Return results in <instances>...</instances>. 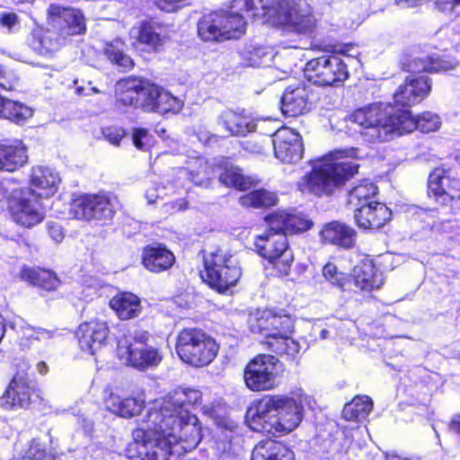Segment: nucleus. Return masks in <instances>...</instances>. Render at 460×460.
I'll return each instance as SVG.
<instances>
[{
	"label": "nucleus",
	"instance_id": "nucleus-27",
	"mask_svg": "<svg viewBox=\"0 0 460 460\" xmlns=\"http://www.w3.org/2000/svg\"><path fill=\"white\" fill-rule=\"evenodd\" d=\"M218 125L222 126L231 136L245 137L254 132L257 123L244 111L225 110L217 118Z\"/></svg>",
	"mask_w": 460,
	"mask_h": 460
},
{
	"label": "nucleus",
	"instance_id": "nucleus-32",
	"mask_svg": "<svg viewBox=\"0 0 460 460\" xmlns=\"http://www.w3.org/2000/svg\"><path fill=\"white\" fill-rule=\"evenodd\" d=\"M145 398L143 394L137 397L122 398L111 393L106 401L107 408L123 418H130L140 413L144 407Z\"/></svg>",
	"mask_w": 460,
	"mask_h": 460
},
{
	"label": "nucleus",
	"instance_id": "nucleus-28",
	"mask_svg": "<svg viewBox=\"0 0 460 460\" xmlns=\"http://www.w3.org/2000/svg\"><path fill=\"white\" fill-rule=\"evenodd\" d=\"M175 261L173 253L162 244L146 247L142 253L145 268L152 272H162L170 269Z\"/></svg>",
	"mask_w": 460,
	"mask_h": 460
},
{
	"label": "nucleus",
	"instance_id": "nucleus-1",
	"mask_svg": "<svg viewBox=\"0 0 460 460\" xmlns=\"http://www.w3.org/2000/svg\"><path fill=\"white\" fill-rule=\"evenodd\" d=\"M255 18L268 16L276 25L299 34H311L316 18L305 0H233L229 11H217L204 15L198 23V34L204 41H221L238 38L244 32L246 21L242 13Z\"/></svg>",
	"mask_w": 460,
	"mask_h": 460
},
{
	"label": "nucleus",
	"instance_id": "nucleus-23",
	"mask_svg": "<svg viewBox=\"0 0 460 460\" xmlns=\"http://www.w3.org/2000/svg\"><path fill=\"white\" fill-rule=\"evenodd\" d=\"M200 399L201 393L199 390L179 387L169 393L164 398L155 400L150 409L165 413H175L173 409L187 410V405H195L199 402Z\"/></svg>",
	"mask_w": 460,
	"mask_h": 460
},
{
	"label": "nucleus",
	"instance_id": "nucleus-34",
	"mask_svg": "<svg viewBox=\"0 0 460 460\" xmlns=\"http://www.w3.org/2000/svg\"><path fill=\"white\" fill-rule=\"evenodd\" d=\"M110 305L122 320L138 316L142 309L140 299L133 293L128 292L113 296L110 301Z\"/></svg>",
	"mask_w": 460,
	"mask_h": 460
},
{
	"label": "nucleus",
	"instance_id": "nucleus-37",
	"mask_svg": "<svg viewBox=\"0 0 460 460\" xmlns=\"http://www.w3.org/2000/svg\"><path fill=\"white\" fill-rule=\"evenodd\" d=\"M377 193V187L368 180H363L348 191V204L354 209L367 203H373L371 199Z\"/></svg>",
	"mask_w": 460,
	"mask_h": 460
},
{
	"label": "nucleus",
	"instance_id": "nucleus-12",
	"mask_svg": "<svg viewBox=\"0 0 460 460\" xmlns=\"http://www.w3.org/2000/svg\"><path fill=\"white\" fill-rule=\"evenodd\" d=\"M173 411L175 413L160 411V420L164 426V432L172 445L181 443L182 449L190 451L200 442V423L197 416L191 415L188 410Z\"/></svg>",
	"mask_w": 460,
	"mask_h": 460
},
{
	"label": "nucleus",
	"instance_id": "nucleus-61",
	"mask_svg": "<svg viewBox=\"0 0 460 460\" xmlns=\"http://www.w3.org/2000/svg\"><path fill=\"white\" fill-rule=\"evenodd\" d=\"M75 93L78 95H91L92 93H99V90L93 86L84 87L82 85H78L75 87Z\"/></svg>",
	"mask_w": 460,
	"mask_h": 460
},
{
	"label": "nucleus",
	"instance_id": "nucleus-64",
	"mask_svg": "<svg viewBox=\"0 0 460 460\" xmlns=\"http://www.w3.org/2000/svg\"><path fill=\"white\" fill-rule=\"evenodd\" d=\"M328 333H329V332L327 330H322V332H321V338L322 339L327 338V334Z\"/></svg>",
	"mask_w": 460,
	"mask_h": 460
},
{
	"label": "nucleus",
	"instance_id": "nucleus-46",
	"mask_svg": "<svg viewBox=\"0 0 460 460\" xmlns=\"http://www.w3.org/2000/svg\"><path fill=\"white\" fill-rule=\"evenodd\" d=\"M219 181L226 186H232L239 190H245L252 184L250 178L244 176L240 168L233 165L226 168L221 172Z\"/></svg>",
	"mask_w": 460,
	"mask_h": 460
},
{
	"label": "nucleus",
	"instance_id": "nucleus-26",
	"mask_svg": "<svg viewBox=\"0 0 460 460\" xmlns=\"http://www.w3.org/2000/svg\"><path fill=\"white\" fill-rule=\"evenodd\" d=\"M266 220L270 230L279 231L286 236L306 231L313 226V222L302 214L288 213L286 211L271 214L266 217Z\"/></svg>",
	"mask_w": 460,
	"mask_h": 460
},
{
	"label": "nucleus",
	"instance_id": "nucleus-18",
	"mask_svg": "<svg viewBox=\"0 0 460 460\" xmlns=\"http://www.w3.org/2000/svg\"><path fill=\"white\" fill-rule=\"evenodd\" d=\"M272 145L277 159L286 164H296L304 154L302 137L294 129L282 128L272 135Z\"/></svg>",
	"mask_w": 460,
	"mask_h": 460
},
{
	"label": "nucleus",
	"instance_id": "nucleus-5",
	"mask_svg": "<svg viewBox=\"0 0 460 460\" xmlns=\"http://www.w3.org/2000/svg\"><path fill=\"white\" fill-rule=\"evenodd\" d=\"M405 66L412 75L406 78L404 84L400 85L394 94L395 104L403 108L420 102L431 90L429 78L425 75H416L415 74L424 71H447L453 67L450 61L440 58L437 54L431 56L421 54L410 59Z\"/></svg>",
	"mask_w": 460,
	"mask_h": 460
},
{
	"label": "nucleus",
	"instance_id": "nucleus-51",
	"mask_svg": "<svg viewBox=\"0 0 460 460\" xmlns=\"http://www.w3.org/2000/svg\"><path fill=\"white\" fill-rule=\"evenodd\" d=\"M437 9L450 18L460 16V0H436Z\"/></svg>",
	"mask_w": 460,
	"mask_h": 460
},
{
	"label": "nucleus",
	"instance_id": "nucleus-60",
	"mask_svg": "<svg viewBox=\"0 0 460 460\" xmlns=\"http://www.w3.org/2000/svg\"><path fill=\"white\" fill-rule=\"evenodd\" d=\"M36 332L37 327H25L22 331V338L27 341H34L36 340Z\"/></svg>",
	"mask_w": 460,
	"mask_h": 460
},
{
	"label": "nucleus",
	"instance_id": "nucleus-63",
	"mask_svg": "<svg viewBox=\"0 0 460 460\" xmlns=\"http://www.w3.org/2000/svg\"><path fill=\"white\" fill-rule=\"evenodd\" d=\"M36 367H37L38 372L41 375H45L49 371V367L47 366V364L44 361L39 362L37 364Z\"/></svg>",
	"mask_w": 460,
	"mask_h": 460
},
{
	"label": "nucleus",
	"instance_id": "nucleus-14",
	"mask_svg": "<svg viewBox=\"0 0 460 460\" xmlns=\"http://www.w3.org/2000/svg\"><path fill=\"white\" fill-rule=\"evenodd\" d=\"M116 205L117 199L111 193L84 194L73 200L70 214L77 219L106 223L113 218Z\"/></svg>",
	"mask_w": 460,
	"mask_h": 460
},
{
	"label": "nucleus",
	"instance_id": "nucleus-11",
	"mask_svg": "<svg viewBox=\"0 0 460 460\" xmlns=\"http://www.w3.org/2000/svg\"><path fill=\"white\" fill-rule=\"evenodd\" d=\"M201 278L210 288L226 293L238 282L242 272L238 262L226 252L217 249L203 256Z\"/></svg>",
	"mask_w": 460,
	"mask_h": 460
},
{
	"label": "nucleus",
	"instance_id": "nucleus-15",
	"mask_svg": "<svg viewBox=\"0 0 460 460\" xmlns=\"http://www.w3.org/2000/svg\"><path fill=\"white\" fill-rule=\"evenodd\" d=\"M258 253L269 261L280 275H288L293 262V252L288 247V238L279 231L269 230L255 241Z\"/></svg>",
	"mask_w": 460,
	"mask_h": 460
},
{
	"label": "nucleus",
	"instance_id": "nucleus-39",
	"mask_svg": "<svg viewBox=\"0 0 460 460\" xmlns=\"http://www.w3.org/2000/svg\"><path fill=\"white\" fill-rule=\"evenodd\" d=\"M22 279L48 291L56 289L60 284L53 271L44 269H25L22 272Z\"/></svg>",
	"mask_w": 460,
	"mask_h": 460
},
{
	"label": "nucleus",
	"instance_id": "nucleus-30",
	"mask_svg": "<svg viewBox=\"0 0 460 460\" xmlns=\"http://www.w3.org/2000/svg\"><path fill=\"white\" fill-rule=\"evenodd\" d=\"M27 160V151L22 141L0 143V170L14 172Z\"/></svg>",
	"mask_w": 460,
	"mask_h": 460
},
{
	"label": "nucleus",
	"instance_id": "nucleus-21",
	"mask_svg": "<svg viewBox=\"0 0 460 460\" xmlns=\"http://www.w3.org/2000/svg\"><path fill=\"white\" fill-rule=\"evenodd\" d=\"M311 89L305 84L286 88L281 98V111L284 115L296 117L311 110Z\"/></svg>",
	"mask_w": 460,
	"mask_h": 460
},
{
	"label": "nucleus",
	"instance_id": "nucleus-55",
	"mask_svg": "<svg viewBox=\"0 0 460 460\" xmlns=\"http://www.w3.org/2000/svg\"><path fill=\"white\" fill-rule=\"evenodd\" d=\"M48 230L50 237L56 242L59 243L64 237L62 228L56 223H48Z\"/></svg>",
	"mask_w": 460,
	"mask_h": 460
},
{
	"label": "nucleus",
	"instance_id": "nucleus-3",
	"mask_svg": "<svg viewBox=\"0 0 460 460\" xmlns=\"http://www.w3.org/2000/svg\"><path fill=\"white\" fill-rule=\"evenodd\" d=\"M303 418L301 397L288 395H266L254 401L246 411V421L252 429L273 436L291 432Z\"/></svg>",
	"mask_w": 460,
	"mask_h": 460
},
{
	"label": "nucleus",
	"instance_id": "nucleus-20",
	"mask_svg": "<svg viewBox=\"0 0 460 460\" xmlns=\"http://www.w3.org/2000/svg\"><path fill=\"white\" fill-rule=\"evenodd\" d=\"M108 334L107 323L99 319L81 323L76 331L81 349L91 355H94L104 346Z\"/></svg>",
	"mask_w": 460,
	"mask_h": 460
},
{
	"label": "nucleus",
	"instance_id": "nucleus-43",
	"mask_svg": "<svg viewBox=\"0 0 460 460\" xmlns=\"http://www.w3.org/2000/svg\"><path fill=\"white\" fill-rule=\"evenodd\" d=\"M277 200L275 193L263 189L251 191L239 199V202L243 207H252L255 208L274 206Z\"/></svg>",
	"mask_w": 460,
	"mask_h": 460
},
{
	"label": "nucleus",
	"instance_id": "nucleus-19",
	"mask_svg": "<svg viewBox=\"0 0 460 460\" xmlns=\"http://www.w3.org/2000/svg\"><path fill=\"white\" fill-rule=\"evenodd\" d=\"M429 190L438 202L447 205L460 199V179L451 169L436 168L429 177Z\"/></svg>",
	"mask_w": 460,
	"mask_h": 460
},
{
	"label": "nucleus",
	"instance_id": "nucleus-8",
	"mask_svg": "<svg viewBox=\"0 0 460 460\" xmlns=\"http://www.w3.org/2000/svg\"><path fill=\"white\" fill-rule=\"evenodd\" d=\"M255 328L265 336L266 343L273 352L290 360H294L299 354L302 346L288 335L294 328L289 316L266 313L257 320V325L252 330Z\"/></svg>",
	"mask_w": 460,
	"mask_h": 460
},
{
	"label": "nucleus",
	"instance_id": "nucleus-52",
	"mask_svg": "<svg viewBox=\"0 0 460 460\" xmlns=\"http://www.w3.org/2000/svg\"><path fill=\"white\" fill-rule=\"evenodd\" d=\"M20 25V19L15 13L1 12L0 13V28L5 32L13 33Z\"/></svg>",
	"mask_w": 460,
	"mask_h": 460
},
{
	"label": "nucleus",
	"instance_id": "nucleus-56",
	"mask_svg": "<svg viewBox=\"0 0 460 460\" xmlns=\"http://www.w3.org/2000/svg\"><path fill=\"white\" fill-rule=\"evenodd\" d=\"M162 189L159 187H153L146 190V199L148 204H154L158 198L161 197Z\"/></svg>",
	"mask_w": 460,
	"mask_h": 460
},
{
	"label": "nucleus",
	"instance_id": "nucleus-36",
	"mask_svg": "<svg viewBox=\"0 0 460 460\" xmlns=\"http://www.w3.org/2000/svg\"><path fill=\"white\" fill-rule=\"evenodd\" d=\"M183 172L196 185L208 186L213 175V170L205 157L190 158L186 163Z\"/></svg>",
	"mask_w": 460,
	"mask_h": 460
},
{
	"label": "nucleus",
	"instance_id": "nucleus-40",
	"mask_svg": "<svg viewBox=\"0 0 460 460\" xmlns=\"http://www.w3.org/2000/svg\"><path fill=\"white\" fill-rule=\"evenodd\" d=\"M32 116V110L19 102L5 99L0 95V117L15 123H22Z\"/></svg>",
	"mask_w": 460,
	"mask_h": 460
},
{
	"label": "nucleus",
	"instance_id": "nucleus-10",
	"mask_svg": "<svg viewBox=\"0 0 460 460\" xmlns=\"http://www.w3.org/2000/svg\"><path fill=\"white\" fill-rule=\"evenodd\" d=\"M149 333L143 330L128 332L119 340L117 355L119 360L138 370L155 367L162 361L161 352L147 344Z\"/></svg>",
	"mask_w": 460,
	"mask_h": 460
},
{
	"label": "nucleus",
	"instance_id": "nucleus-9",
	"mask_svg": "<svg viewBox=\"0 0 460 460\" xmlns=\"http://www.w3.org/2000/svg\"><path fill=\"white\" fill-rule=\"evenodd\" d=\"M175 349L184 363L202 367L208 366L215 359L219 346L214 338L201 329L186 328L179 332Z\"/></svg>",
	"mask_w": 460,
	"mask_h": 460
},
{
	"label": "nucleus",
	"instance_id": "nucleus-2",
	"mask_svg": "<svg viewBox=\"0 0 460 460\" xmlns=\"http://www.w3.org/2000/svg\"><path fill=\"white\" fill-rule=\"evenodd\" d=\"M350 119L358 125L362 140L370 144L389 141L415 128L424 133L436 131L441 124L440 118L430 111L414 119L409 110L382 102L356 110Z\"/></svg>",
	"mask_w": 460,
	"mask_h": 460
},
{
	"label": "nucleus",
	"instance_id": "nucleus-29",
	"mask_svg": "<svg viewBox=\"0 0 460 460\" xmlns=\"http://www.w3.org/2000/svg\"><path fill=\"white\" fill-rule=\"evenodd\" d=\"M321 237L325 243L350 249L355 245L357 232L345 224L334 221L324 226Z\"/></svg>",
	"mask_w": 460,
	"mask_h": 460
},
{
	"label": "nucleus",
	"instance_id": "nucleus-35",
	"mask_svg": "<svg viewBox=\"0 0 460 460\" xmlns=\"http://www.w3.org/2000/svg\"><path fill=\"white\" fill-rule=\"evenodd\" d=\"M142 79L129 77L117 84V102L123 106L140 107Z\"/></svg>",
	"mask_w": 460,
	"mask_h": 460
},
{
	"label": "nucleus",
	"instance_id": "nucleus-7",
	"mask_svg": "<svg viewBox=\"0 0 460 460\" xmlns=\"http://www.w3.org/2000/svg\"><path fill=\"white\" fill-rule=\"evenodd\" d=\"M161 412L148 410L142 427L133 431V438L141 460H168L172 443L165 434Z\"/></svg>",
	"mask_w": 460,
	"mask_h": 460
},
{
	"label": "nucleus",
	"instance_id": "nucleus-38",
	"mask_svg": "<svg viewBox=\"0 0 460 460\" xmlns=\"http://www.w3.org/2000/svg\"><path fill=\"white\" fill-rule=\"evenodd\" d=\"M373 408L372 400L367 395H357L346 403L342 410V417L346 420L361 421L365 420Z\"/></svg>",
	"mask_w": 460,
	"mask_h": 460
},
{
	"label": "nucleus",
	"instance_id": "nucleus-24",
	"mask_svg": "<svg viewBox=\"0 0 460 460\" xmlns=\"http://www.w3.org/2000/svg\"><path fill=\"white\" fill-rule=\"evenodd\" d=\"M391 217V210L380 202L367 203L354 209L355 223L362 229H378L384 226Z\"/></svg>",
	"mask_w": 460,
	"mask_h": 460
},
{
	"label": "nucleus",
	"instance_id": "nucleus-54",
	"mask_svg": "<svg viewBox=\"0 0 460 460\" xmlns=\"http://www.w3.org/2000/svg\"><path fill=\"white\" fill-rule=\"evenodd\" d=\"M104 137L113 145H119L125 135V131L121 128L108 127L102 129Z\"/></svg>",
	"mask_w": 460,
	"mask_h": 460
},
{
	"label": "nucleus",
	"instance_id": "nucleus-4",
	"mask_svg": "<svg viewBox=\"0 0 460 460\" xmlns=\"http://www.w3.org/2000/svg\"><path fill=\"white\" fill-rule=\"evenodd\" d=\"M356 150H341L313 162V170L299 181L302 192L330 196L358 172V164L351 158Z\"/></svg>",
	"mask_w": 460,
	"mask_h": 460
},
{
	"label": "nucleus",
	"instance_id": "nucleus-44",
	"mask_svg": "<svg viewBox=\"0 0 460 460\" xmlns=\"http://www.w3.org/2000/svg\"><path fill=\"white\" fill-rule=\"evenodd\" d=\"M282 443L275 440L260 442L252 450L251 460H273L283 456Z\"/></svg>",
	"mask_w": 460,
	"mask_h": 460
},
{
	"label": "nucleus",
	"instance_id": "nucleus-57",
	"mask_svg": "<svg viewBox=\"0 0 460 460\" xmlns=\"http://www.w3.org/2000/svg\"><path fill=\"white\" fill-rule=\"evenodd\" d=\"M54 332L40 327H37L36 341L45 342L53 338Z\"/></svg>",
	"mask_w": 460,
	"mask_h": 460
},
{
	"label": "nucleus",
	"instance_id": "nucleus-53",
	"mask_svg": "<svg viewBox=\"0 0 460 460\" xmlns=\"http://www.w3.org/2000/svg\"><path fill=\"white\" fill-rule=\"evenodd\" d=\"M18 82L16 75L0 66V90L12 91Z\"/></svg>",
	"mask_w": 460,
	"mask_h": 460
},
{
	"label": "nucleus",
	"instance_id": "nucleus-25",
	"mask_svg": "<svg viewBox=\"0 0 460 460\" xmlns=\"http://www.w3.org/2000/svg\"><path fill=\"white\" fill-rule=\"evenodd\" d=\"M61 182L59 173L48 165H36L31 170L30 183L39 198L53 196Z\"/></svg>",
	"mask_w": 460,
	"mask_h": 460
},
{
	"label": "nucleus",
	"instance_id": "nucleus-22",
	"mask_svg": "<svg viewBox=\"0 0 460 460\" xmlns=\"http://www.w3.org/2000/svg\"><path fill=\"white\" fill-rule=\"evenodd\" d=\"M31 391L27 379L16 375L0 397V405L5 410L27 409L31 402Z\"/></svg>",
	"mask_w": 460,
	"mask_h": 460
},
{
	"label": "nucleus",
	"instance_id": "nucleus-48",
	"mask_svg": "<svg viewBox=\"0 0 460 460\" xmlns=\"http://www.w3.org/2000/svg\"><path fill=\"white\" fill-rule=\"evenodd\" d=\"M20 457L21 460H52L54 456L46 450L45 445L38 439H33L29 448L21 453Z\"/></svg>",
	"mask_w": 460,
	"mask_h": 460
},
{
	"label": "nucleus",
	"instance_id": "nucleus-17",
	"mask_svg": "<svg viewBox=\"0 0 460 460\" xmlns=\"http://www.w3.org/2000/svg\"><path fill=\"white\" fill-rule=\"evenodd\" d=\"M13 220L26 228H31L45 217V210L35 190L28 189L10 206Z\"/></svg>",
	"mask_w": 460,
	"mask_h": 460
},
{
	"label": "nucleus",
	"instance_id": "nucleus-31",
	"mask_svg": "<svg viewBox=\"0 0 460 460\" xmlns=\"http://www.w3.org/2000/svg\"><path fill=\"white\" fill-rule=\"evenodd\" d=\"M355 286L362 291H371L383 285L382 274L377 271L371 260L365 259L353 269Z\"/></svg>",
	"mask_w": 460,
	"mask_h": 460
},
{
	"label": "nucleus",
	"instance_id": "nucleus-13",
	"mask_svg": "<svg viewBox=\"0 0 460 460\" xmlns=\"http://www.w3.org/2000/svg\"><path fill=\"white\" fill-rule=\"evenodd\" d=\"M305 77L320 86H340L349 77L348 66L337 55H323L309 60L304 70Z\"/></svg>",
	"mask_w": 460,
	"mask_h": 460
},
{
	"label": "nucleus",
	"instance_id": "nucleus-33",
	"mask_svg": "<svg viewBox=\"0 0 460 460\" xmlns=\"http://www.w3.org/2000/svg\"><path fill=\"white\" fill-rule=\"evenodd\" d=\"M162 27L154 22H142L138 26L130 30L131 38L139 44L145 45L149 49L156 50L163 45L164 39L161 35Z\"/></svg>",
	"mask_w": 460,
	"mask_h": 460
},
{
	"label": "nucleus",
	"instance_id": "nucleus-41",
	"mask_svg": "<svg viewBox=\"0 0 460 460\" xmlns=\"http://www.w3.org/2000/svg\"><path fill=\"white\" fill-rule=\"evenodd\" d=\"M125 43L117 39L105 43L103 53L112 64L128 70L133 67L134 63L132 58L125 53Z\"/></svg>",
	"mask_w": 460,
	"mask_h": 460
},
{
	"label": "nucleus",
	"instance_id": "nucleus-62",
	"mask_svg": "<svg viewBox=\"0 0 460 460\" xmlns=\"http://www.w3.org/2000/svg\"><path fill=\"white\" fill-rule=\"evenodd\" d=\"M283 451H286V454L283 453L284 457L278 456V458L273 460H295V455L292 450H290L288 447L282 444Z\"/></svg>",
	"mask_w": 460,
	"mask_h": 460
},
{
	"label": "nucleus",
	"instance_id": "nucleus-58",
	"mask_svg": "<svg viewBox=\"0 0 460 460\" xmlns=\"http://www.w3.org/2000/svg\"><path fill=\"white\" fill-rule=\"evenodd\" d=\"M244 149L252 154H262L264 147L262 145L252 141L245 142L243 146Z\"/></svg>",
	"mask_w": 460,
	"mask_h": 460
},
{
	"label": "nucleus",
	"instance_id": "nucleus-42",
	"mask_svg": "<svg viewBox=\"0 0 460 460\" xmlns=\"http://www.w3.org/2000/svg\"><path fill=\"white\" fill-rule=\"evenodd\" d=\"M243 64L247 66L268 65L273 58L272 50L263 46H248L242 52Z\"/></svg>",
	"mask_w": 460,
	"mask_h": 460
},
{
	"label": "nucleus",
	"instance_id": "nucleus-45",
	"mask_svg": "<svg viewBox=\"0 0 460 460\" xmlns=\"http://www.w3.org/2000/svg\"><path fill=\"white\" fill-rule=\"evenodd\" d=\"M157 102L152 111L158 113H178L183 107V102L173 96L170 92L160 87Z\"/></svg>",
	"mask_w": 460,
	"mask_h": 460
},
{
	"label": "nucleus",
	"instance_id": "nucleus-16",
	"mask_svg": "<svg viewBox=\"0 0 460 460\" xmlns=\"http://www.w3.org/2000/svg\"><path fill=\"white\" fill-rule=\"evenodd\" d=\"M279 360L272 355H259L244 369L243 379L248 389L253 392L270 390L276 385Z\"/></svg>",
	"mask_w": 460,
	"mask_h": 460
},
{
	"label": "nucleus",
	"instance_id": "nucleus-59",
	"mask_svg": "<svg viewBox=\"0 0 460 460\" xmlns=\"http://www.w3.org/2000/svg\"><path fill=\"white\" fill-rule=\"evenodd\" d=\"M449 430L457 437L458 441L460 442V415L452 419L449 423Z\"/></svg>",
	"mask_w": 460,
	"mask_h": 460
},
{
	"label": "nucleus",
	"instance_id": "nucleus-6",
	"mask_svg": "<svg viewBox=\"0 0 460 460\" xmlns=\"http://www.w3.org/2000/svg\"><path fill=\"white\" fill-rule=\"evenodd\" d=\"M49 14V24L52 30L44 31L34 42V49L42 56L58 51L67 36L81 34L85 31L84 16L79 10L51 4Z\"/></svg>",
	"mask_w": 460,
	"mask_h": 460
},
{
	"label": "nucleus",
	"instance_id": "nucleus-50",
	"mask_svg": "<svg viewBox=\"0 0 460 460\" xmlns=\"http://www.w3.org/2000/svg\"><path fill=\"white\" fill-rule=\"evenodd\" d=\"M132 140L134 146L143 151H146L153 145V136L148 133L146 128H133Z\"/></svg>",
	"mask_w": 460,
	"mask_h": 460
},
{
	"label": "nucleus",
	"instance_id": "nucleus-49",
	"mask_svg": "<svg viewBox=\"0 0 460 460\" xmlns=\"http://www.w3.org/2000/svg\"><path fill=\"white\" fill-rule=\"evenodd\" d=\"M323 278L330 282L332 286L343 288L347 281V276L345 273L339 271L336 265L328 262L323 269Z\"/></svg>",
	"mask_w": 460,
	"mask_h": 460
},
{
	"label": "nucleus",
	"instance_id": "nucleus-47",
	"mask_svg": "<svg viewBox=\"0 0 460 460\" xmlns=\"http://www.w3.org/2000/svg\"><path fill=\"white\" fill-rule=\"evenodd\" d=\"M160 86L142 79L140 107L145 111H152L158 100Z\"/></svg>",
	"mask_w": 460,
	"mask_h": 460
}]
</instances>
